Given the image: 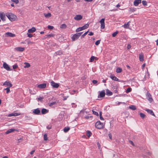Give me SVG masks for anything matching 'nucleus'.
Listing matches in <instances>:
<instances>
[{
  "label": "nucleus",
  "instance_id": "nucleus-1",
  "mask_svg": "<svg viewBox=\"0 0 158 158\" xmlns=\"http://www.w3.org/2000/svg\"><path fill=\"white\" fill-rule=\"evenodd\" d=\"M6 16L11 21H15L16 18V16L11 13H6Z\"/></svg>",
  "mask_w": 158,
  "mask_h": 158
},
{
  "label": "nucleus",
  "instance_id": "nucleus-2",
  "mask_svg": "<svg viewBox=\"0 0 158 158\" xmlns=\"http://www.w3.org/2000/svg\"><path fill=\"white\" fill-rule=\"evenodd\" d=\"M89 25L88 24H86L82 27H79L77 28L76 30V32H78L84 30L88 27Z\"/></svg>",
  "mask_w": 158,
  "mask_h": 158
},
{
  "label": "nucleus",
  "instance_id": "nucleus-3",
  "mask_svg": "<svg viewBox=\"0 0 158 158\" xmlns=\"http://www.w3.org/2000/svg\"><path fill=\"white\" fill-rule=\"evenodd\" d=\"M82 32H79L75 34L72 37V39L73 41L77 39L81 36L82 33Z\"/></svg>",
  "mask_w": 158,
  "mask_h": 158
},
{
  "label": "nucleus",
  "instance_id": "nucleus-4",
  "mask_svg": "<svg viewBox=\"0 0 158 158\" xmlns=\"http://www.w3.org/2000/svg\"><path fill=\"white\" fill-rule=\"evenodd\" d=\"M96 127L98 129H101L103 127V124L100 121L97 122L95 124Z\"/></svg>",
  "mask_w": 158,
  "mask_h": 158
},
{
  "label": "nucleus",
  "instance_id": "nucleus-5",
  "mask_svg": "<svg viewBox=\"0 0 158 158\" xmlns=\"http://www.w3.org/2000/svg\"><path fill=\"white\" fill-rule=\"evenodd\" d=\"M99 23L101 24V28L103 29L105 28V19H102L100 21Z\"/></svg>",
  "mask_w": 158,
  "mask_h": 158
},
{
  "label": "nucleus",
  "instance_id": "nucleus-6",
  "mask_svg": "<svg viewBox=\"0 0 158 158\" xmlns=\"http://www.w3.org/2000/svg\"><path fill=\"white\" fill-rule=\"evenodd\" d=\"M146 96L149 102H151L153 101V99L152 97L151 94L148 92L147 93Z\"/></svg>",
  "mask_w": 158,
  "mask_h": 158
},
{
  "label": "nucleus",
  "instance_id": "nucleus-7",
  "mask_svg": "<svg viewBox=\"0 0 158 158\" xmlns=\"http://www.w3.org/2000/svg\"><path fill=\"white\" fill-rule=\"evenodd\" d=\"M50 84L54 88H57L59 86V85L58 83H56L53 81H51Z\"/></svg>",
  "mask_w": 158,
  "mask_h": 158
},
{
  "label": "nucleus",
  "instance_id": "nucleus-8",
  "mask_svg": "<svg viewBox=\"0 0 158 158\" xmlns=\"http://www.w3.org/2000/svg\"><path fill=\"white\" fill-rule=\"evenodd\" d=\"M24 50V48L21 47H16L14 48V50L15 51L22 52Z\"/></svg>",
  "mask_w": 158,
  "mask_h": 158
},
{
  "label": "nucleus",
  "instance_id": "nucleus-9",
  "mask_svg": "<svg viewBox=\"0 0 158 158\" xmlns=\"http://www.w3.org/2000/svg\"><path fill=\"white\" fill-rule=\"evenodd\" d=\"M46 87V83H43L38 85H37V87L40 89H44Z\"/></svg>",
  "mask_w": 158,
  "mask_h": 158
},
{
  "label": "nucleus",
  "instance_id": "nucleus-10",
  "mask_svg": "<svg viewBox=\"0 0 158 158\" xmlns=\"http://www.w3.org/2000/svg\"><path fill=\"white\" fill-rule=\"evenodd\" d=\"M5 35L7 37H13L15 36V34H13L10 32H6L5 34Z\"/></svg>",
  "mask_w": 158,
  "mask_h": 158
},
{
  "label": "nucleus",
  "instance_id": "nucleus-11",
  "mask_svg": "<svg viewBox=\"0 0 158 158\" xmlns=\"http://www.w3.org/2000/svg\"><path fill=\"white\" fill-rule=\"evenodd\" d=\"M83 17L81 15H77L74 17V19L76 20H80L82 19Z\"/></svg>",
  "mask_w": 158,
  "mask_h": 158
},
{
  "label": "nucleus",
  "instance_id": "nucleus-12",
  "mask_svg": "<svg viewBox=\"0 0 158 158\" xmlns=\"http://www.w3.org/2000/svg\"><path fill=\"white\" fill-rule=\"evenodd\" d=\"M0 17L2 21L5 20L6 16L4 12H2L0 13Z\"/></svg>",
  "mask_w": 158,
  "mask_h": 158
},
{
  "label": "nucleus",
  "instance_id": "nucleus-13",
  "mask_svg": "<svg viewBox=\"0 0 158 158\" xmlns=\"http://www.w3.org/2000/svg\"><path fill=\"white\" fill-rule=\"evenodd\" d=\"M6 85L9 87H11L12 85L9 81H6L2 85Z\"/></svg>",
  "mask_w": 158,
  "mask_h": 158
},
{
  "label": "nucleus",
  "instance_id": "nucleus-14",
  "mask_svg": "<svg viewBox=\"0 0 158 158\" xmlns=\"http://www.w3.org/2000/svg\"><path fill=\"white\" fill-rule=\"evenodd\" d=\"M21 114L19 113H13L8 114L7 116L11 117L13 116H17L20 115Z\"/></svg>",
  "mask_w": 158,
  "mask_h": 158
},
{
  "label": "nucleus",
  "instance_id": "nucleus-15",
  "mask_svg": "<svg viewBox=\"0 0 158 158\" xmlns=\"http://www.w3.org/2000/svg\"><path fill=\"white\" fill-rule=\"evenodd\" d=\"M3 68L7 71H10V68L8 65L5 62H4L3 64Z\"/></svg>",
  "mask_w": 158,
  "mask_h": 158
},
{
  "label": "nucleus",
  "instance_id": "nucleus-16",
  "mask_svg": "<svg viewBox=\"0 0 158 158\" xmlns=\"http://www.w3.org/2000/svg\"><path fill=\"white\" fill-rule=\"evenodd\" d=\"M105 94L104 90L100 92L99 95L98 96V98H102L104 97L105 95Z\"/></svg>",
  "mask_w": 158,
  "mask_h": 158
},
{
  "label": "nucleus",
  "instance_id": "nucleus-17",
  "mask_svg": "<svg viewBox=\"0 0 158 158\" xmlns=\"http://www.w3.org/2000/svg\"><path fill=\"white\" fill-rule=\"evenodd\" d=\"M40 110L38 108L34 109L33 111V113L34 114H38L40 113Z\"/></svg>",
  "mask_w": 158,
  "mask_h": 158
},
{
  "label": "nucleus",
  "instance_id": "nucleus-18",
  "mask_svg": "<svg viewBox=\"0 0 158 158\" xmlns=\"http://www.w3.org/2000/svg\"><path fill=\"white\" fill-rule=\"evenodd\" d=\"M141 2V0H135L134 2V4L135 6H137Z\"/></svg>",
  "mask_w": 158,
  "mask_h": 158
},
{
  "label": "nucleus",
  "instance_id": "nucleus-19",
  "mask_svg": "<svg viewBox=\"0 0 158 158\" xmlns=\"http://www.w3.org/2000/svg\"><path fill=\"white\" fill-rule=\"evenodd\" d=\"M36 30V29L35 27H32L31 29H29L28 32L29 33H31L35 31Z\"/></svg>",
  "mask_w": 158,
  "mask_h": 158
},
{
  "label": "nucleus",
  "instance_id": "nucleus-20",
  "mask_svg": "<svg viewBox=\"0 0 158 158\" xmlns=\"http://www.w3.org/2000/svg\"><path fill=\"white\" fill-rule=\"evenodd\" d=\"M16 131L15 129H10L8 130L6 132V134H9L10 133H11L14 131Z\"/></svg>",
  "mask_w": 158,
  "mask_h": 158
},
{
  "label": "nucleus",
  "instance_id": "nucleus-21",
  "mask_svg": "<svg viewBox=\"0 0 158 158\" xmlns=\"http://www.w3.org/2000/svg\"><path fill=\"white\" fill-rule=\"evenodd\" d=\"M145 110L147 112H148V113H149L150 114H151V115H152L153 116H155V114H154V112L152 110L147 109Z\"/></svg>",
  "mask_w": 158,
  "mask_h": 158
},
{
  "label": "nucleus",
  "instance_id": "nucleus-22",
  "mask_svg": "<svg viewBox=\"0 0 158 158\" xmlns=\"http://www.w3.org/2000/svg\"><path fill=\"white\" fill-rule=\"evenodd\" d=\"M44 15L46 18H48L52 16L51 14L50 13H48L47 14L44 13Z\"/></svg>",
  "mask_w": 158,
  "mask_h": 158
},
{
  "label": "nucleus",
  "instance_id": "nucleus-23",
  "mask_svg": "<svg viewBox=\"0 0 158 158\" xmlns=\"http://www.w3.org/2000/svg\"><path fill=\"white\" fill-rule=\"evenodd\" d=\"M24 64H25V66H24V68H28L30 67L31 66L30 64L27 62H24Z\"/></svg>",
  "mask_w": 158,
  "mask_h": 158
},
{
  "label": "nucleus",
  "instance_id": "nucleus-24",
  "mask_svg": "<svg viewBox=\"0 0 158 158\" xmlns=\"http://www.w3.org/2000/svg\"><path fill=\"white\" fill-rule=\"evenodd\" d=\"M110 78L112 80H113L114 81H118V79L115 76H114L113 75H111Z\"/></svg>",
  "mask_w": 158,
  "mask_h": 158
},
{
  "label": "nucleus",
  "instance_id": "nucleus-25",
  "mask_svg": "<svg viewBox=\"0 0 158 158\" xmlns=\"http://www.w3.org/2000/svg\"><path fill=\"white\" fill-rule=\"evenodd\" d=\"M112 93L108 89H107L106 90V94L109 95V96H110L112 95Z\"/></svg>",
  "mask_w": 158,
  "mask_h": 158
},
{
  "label": "nucleus",
  "instance_id": "nucleus-26",
  "mask_svg": "<svg viewBox=\"0 0 158 158\" xmlns=\"http://www.w3.org/2000/svg\"><path fill=\"white\" fill-rule=\"evenodd\" d=\"M67 27V25L65 24H63L60 26V28L61 29H65Z\"/></svg>",
  "mask_w": 158,
  "mask_h": 158
},
{
  "label": "nucleus",
  "instance_id": "nucleus-27",
  "mask_svg": "<svg viewBox=\"0 0 158 158\" xmlns=\"http://www.w3.org/2000/svg\"><path fill=\"white\" fill-rule=\"evenodd\" d=\"M48 111L45 109H43L41 110V113L42 114H44L48 113Z\"/></svg>",
  "mask_w": 158,
  "mask_h": 158
},
{
  "label": "nucleus",
  "instance_id": "nucleus-28",
  "mask_svg": "<svg viewBox=\"0 0 158 158\" xmlns=\"http://www.w3.org/2000/svg\"><path fill=\"white\" fill-rule=\"evenodd\" d=\"M129 22H128L127 24H125L122 27L125 28H128L129 27Z\"/></svg>",
  "mask_w": 158,
  "mask_h": 158
},
{
  "label": "nucleus",
  "instance_id": "nucleus-29",
  "mask_svg": "<svg viewBox=\"0 0 158 158\" xmlns=\"http://www.w3.org/2000/svg\"><path fill=\"white\" fill-rule=\"evenodd\" d=\"M139 59L140 61H143V56L142 54H140L139 55Z\"/></svg>",
  "mask_w": 158,
  "mask_h": 158
},
{
  "label": "nucleus",
  "instance_id": "nucleus-30",
  "mask_svg": "<svg viewBox=\"0 0 158 158\" xmlns=\"http://www.w3.org/2000/svg\"><path fill=\"white\" fill-rule=\"evenodd\" d=\"M129 108L133 110H136V107L134 105H131L129 106Z\"/></svg>",
  "mask_w": 158,
  "mask_h": 158
},
{
  "label": "nucleus",
  "instance_id": "nucleus-31",
  "mask_svg": "<svg viewBox=\"0 0 158 158\" xmlns=\"http://www.w3.org/2000/svg\"><path fill=\"white\" fill-rule=\"evenodd\" d=\"M122 71V69L120 68H117L116 69V72L117 73H121Z\"/></svg>",
  "mask_w": 158,
  "mask_h": 158
},
{
  "label": "nucleus",
  "instance_id": "nucleus-32",
  "mask_svg": "<svg viewBox=\"0 0 158 158\" xmlns=\"http://www.w3.org/2000/svg\"><path fill=\"white\" fill-rule=\"evenodd\" d=\"M70 129V128L69 127H65L64 129V131L65 132H67Z\"/></svg>",
  "mask_w": 158,
  "mask_h": 158
},
{
  "label": "nucleus",
  "instance_id": "nucleus-33",
  "mask_svg": "<svg viewBox=\"0 0 158 158\" xmlns=\"http://www.w3.org/2000/svg\"><path fill=\"white\" fill-rule=\"evenodd\" d=\"M89 30H88L83 35H81V39H82V38H83L84 37V36L85 35H86L89 32Z\"/></svg>",
  "mask_w": 158,
  "mask_h": 158
},
{
  "label": "nucleus",
  "instance_id": "nucleus-34",
  "mask_svg": "<svg viewBox=\"0 0 158 158\" xmlns=\"http://www.w3.org/2000/svg\"><path fill=\"white\" fill-rule=\"evenodd\" d=\"M140 116L142 118H143L145 117V115L144 114L142 113H140Z\"/></svg>",
  "mask_w": 158,
  "mask_h": 158
},
{
  "label": "nucleus",
  "instance_id": "nucleus-35",
  "mask_svg": "<svg viewBox=\"0 0 158 158\" xmlns=\"http://www.w3.org/2000/svg\"><path fill=\"white\" fill-rule=\"evenodd\" d=\"M54 35L53 34H52L48 35H46V38L51 37H53Z\"/></svg>",
  "mask_w": 158,
  "mask_h": 158
},
{
  "label": "nucleus",
  "instance_id": "nucleus-36",
  "mask_svg": "<svg viewBox=\"0 0 158 158\" xmlns=\"http://www.w3.org/2000/svg\"><path fill=\"white\" fill-rule=\"evenodd\" d=\"M10 87H8L6 88H5L4 89V90H6V93L7 94L10 91Z\"/></svg>",
  "mask_w": 158,
  "mask_h": 158
},
{
  "label": "nucleus",
  "instance_id": "nucleus-37",
  "mask_svg": "<svg viewBox=\"0 0 158 158\" xmlns=\"http://www.w3.org/2000/svg\"><path fill=\"white\" fill-rule=\"evenodd\" d=\"M131 88H128L127 89L126 91V92L127 93H128L130 92L131 91Z\"/></svg>",
  "mask_w": 158,
  "mask_h": 158
},
{
  "label": "nucleus",
  "instance_id": "nucleus-38",
  "mask_svg": "<svg viewBox=\"0 0 158 158\" xmlns=\"http://www.w3.org/2000/svg\"><path fill=\"white\" fill-rule=\"evenodd\" d=\"M87 135L88 137H89L91 135V133L90 131H88L87 132Z\"/></svg>",
  "mask_w": 158,
  "mask_h": 158
},
{
  "label": "nucleus",
  "instance_id": "nucleus-39",
  "mask_svg": "<svg viewBox=\"0 0 158 158\" xmlns=\"http://www.w3.org/2000/svg\"><path fill=\"white\" fill-rule=\"evenodd\" d=\"M44 140H47L48 139L47 135V134H45L44 135Z\"/></svg>",
  "mask_w": 158,
  "mask_h": 158
},
{
  "label": "nucleus",
  "instance_id": "nucleus-40",
  "mask_svg": "<svg viewBox=\"0 0 158 158\" xmlns=\"http://www.w3.org/2000/svg\"><path fill=\"white\" fill-rule=\"evenodd\" d=\"M118 33V31H115V32H114L112 34V36L113 37H115L116 35H117V34Z\"/></svg>",
  "mask_w": 158,
  "mask_h": 158
},
{
  "label": "nucleus",
  "instance_id": "nucleus-41",
  "mask_svg": "<svg viewBox=\"0 0 158 158\" xmlns=\"http://www.w3.org/2000/svg\"><path fill=\"white\" fill-rule=\"evenodd\" d=\"M95 58V57L94 56H92L91 57V58L90 59V62H92L93 61V60H94Z\"/></svg>",
  "mask_w": 158,
  "mask_h": 158
},
{
  "label": "nucleus",
  "instance_id": "nucleus-42",
  "mask_svg": "<svg viewBox=\"0 0 158 158\" xmlns=\"http://www.w3.org/2000/svg\"><path fill=\"white\" fill-rule=\"evenodd\" d=\"M11 1L15 2L16 4H17L19 3V1L18 0H11Z\"/></svg>",
  "mask_w": 158,
  "mask_h": 158
},
{
  "label": "nucleus",
  "instance_id": "nucleus-43",
  "mask_svg": "<svg viewBox=\"0 0 158 158\" xmlns=\"http://www.w3.org/2000/svg\"><path fill=\"white\" fill-rule=\"evenodd\" d=\"M99 114H100V120H103L104 119H103V118L102 117V112H100Z\"/></svg>",
  "mask_w": 158,
  "mask_h": 158
},
{
  "label": "nucleus",
  "instance_id": "nucleus-44",
  "mask_svg": "<svg viewBox=\"0 0 158 158\" xmlns=\"http://www.w3.org/2000/svg\"><path fill=\"white\" fill-rule=\"evenodd\" d=\"M56 54L57 55H60L62 54V53L60 51H58V52H56Z\"/></svg>",
  "mask_w": 158,
  "mask_h": 158
},
{
  "label": "nucleus",
  "instance_id": "nucleus-45",
  "mask_svg": "<svg viewBox=\"0 0 158 158\" xmlns=\"http://www.w3.org/2000/svg\"><path fill=\"white\" fill-rule=\"evenodd\" d=\"M100 40H98L97 41H96L95 43V45H98L100 43Z\"/></svg>",
  "mask_w": 158,
  "mask_h": 158
},
{
  "label": "nucleus",
  "instance_id": "nucleus-46",
  "mask_svg": "<svg viewBox=\"0 0 158 158\" xmlns=\"http://www.w3.org/2000/svg\"><path fill=\"white\" fill-rule=\"evenodd\" d=\"M92 112H93V114H94L97 115V116H98V112L94 111V110H92Z\"/></svg>",
  "mask_w": 158,
  "mask_h": 158
},
{
  "label": "nucleus",
  "instance_id": "nucleus-47",
  "mask_svg": "<svg viewBox=\"0 0 158 158\" xmlns=\"http://www.w3.org/2000/svg\"><path fill=\"white\" fill-rule=\"evenodd\" d=\"M27 35L28 37H31L33 36L32 35L29 34L28 32L27 33Z\"/></svg>",
  "mask_w": 158,
  "mask_h": 158
},
{
  "label": "nucleus",
  "instance_id": "nucleus-48",
  "mask_svg": "<svg viewBox=\"0 0 158 158\" xmlns=\"http://www.w3.org/2000/svg\"><path fill=\"white\" fill-rule=\"evenodd\" d=\"M48 28L49 29H52L53 28V27L52 26H50V25H48Z\"/></svg>",
  "mask_w": 158,
  "mask_h": 158
},
{
  "label": "nucleus",
  "instance_id": "nucleus-49",
  "mask_svg": "<svg viewBox=\"0 0 158 158\" xmlns=\"http://www.w3.org/2000/svg\"><path fill=\"white\" fill-rule=\"evenodd\" d=\"M142 4L144 6H146L147 5V2L145 1H142Z\"/></svg>",
  "mask_w": 158,
  "mask_h": 158
},
{
  "label": "nucleus",
  "instance_id": "nucleus-50",
  "mask_svg": "<svg viewBox=\"0 0 158 158\" xmlns=\"http://www.w3.org/2000/svg\"><path fill=\"white\" fill-rule=\"evenodd\" d=\"M18 67V65L17 64H15L13 66V69H15Z\"/></svg>",
  "mask_w": 158,
  "mask_h": 158
},
{
  "label": "nucleus",
  "instance_id": "nucleus-51",
  "mask_svg": "<svg viewBox=\"0 0 158 158\" xmlns=\"http://www.w3.org/2000/svg\"><path fill=\"white\" fill-rule=\"evenodd\" d=\"M43 99V97H40L37 98V100L38 101H40Z\"/></svg>",
  "mask_w": 158,
  "mask_h": 158
},
{
  "label": "nucleus",
  "instance_id": "nucleus-52",
  "mask_svg": "<svg viewBox=\"0 0 158 158\" xmlns=\"http://www.w3.org/2000/svg\"><path fill=\"white\" fill-rule=\"evenodd\" d=\"M98 82V81L97 80H94L92 81V83L94 84H96Z\"/></svg>",
  "mask_w": 158,
  "mask_h": 158
},
{
  "label": "nucleus",
  "instance_id": "nucleus-53",
  "mask_svg": "<svg viewBox=\"0 0 158 158\" xmlns=\"http://www.w3.org/2000/svg\"><path fill=\"white\" fill-rule=\"evenodd\" d=\"M147 73L148 74V77L145 76V77H147V78H149V73L148 71L147 68Z\"/></svg>",
  "mask_w": 158,
  "mask_h": 158
},
{
  "label": "nucleus",
  "instance_id": "nucleus-54",
  "mask_svg": "<svg viewBox=\"0 0 158 158\" xmlns=\"http://www.w3.org/2000/svg\"><path fill=\"white\" fill-rule=\"evenodd\" d=\"M69 97V96H64L63 97V100H65L67 99V98Z\"/></svg>",
  "mask_w": 158,
  "mask_h": 158
},
{
  "label": "nucleus",
  "instance_id": "nucleus-55",
  "mask_svg": "<svg viewBox=\"0 0 158 158\" xmlns=\"http://www.w3.org/2000/svg\"><path fill=\"white\" fill-rule=\"evenodd\" d=\"M97 145H98V149H100L101 146H100V144L98 142V143H97Z\"/></svg>",
  "mask_w": 158,
  "mask_h": 158
},
{
  "label": "nucleus",
  "instance_id": "nucleus-56",
  "mask_svg": "<svg viewBox=\"0 0 158 158\" xmlns=\"http://www.w3.org/2000/svg\"><path fill=\"white\" fill-rule=\"evenodd\" d=\"M94 35V33L92 32H90L88 34V35L90 36L93 35Z\"/></svg>",
  "mask_w": 158,
  "mask_h": 158
},
{
  "label": "nucleus",
  "instance_id": "nucleus-57",
  "mask_svg": "<svg viewBox=\"0 0 158 158\" xmlns=\"http://www.w3.org/2000/svg\"><path fill=\"white\" fill-rule=\"evenodd\" d=\"M145 63L143 64L142 65V70H143V69H144V67H145Z\"/></svg>",
  "mask_w": 158,
  "mask_h": 158
},
{
  "label": "nucleus",
  "instance_id": "nucleus-58",
  "mask_svg": "<svg viewBox=\"0 0 158 158\" xmlns=\"http://www.w3.org/2000/svg\"><path fill=\"white\" fill-rule=\"evenodd\" d=\"M129 143H130L133 146L134 145L133 142L132 141L129 140Z\"/></svg>",
  "mask_w": 158,
  "mask_h": 158
},
{
  "label": "nucleus",
  "instance_id": "nucleus-59",
  "mask_svg": "<svg viewBox=\"0 0 158 158\" xmlns=\"http://www.w3.org/2000/svg\"><path fill=\"white\" fill-rule=\"evenodd\" d=\"M108 136L110 139H112V135L111 134H108Z\"/></svg>",
  "mask_w": 158,
  "mask_h": 158
},
{
  "label": "nucleus",
  "instance_id": "nucleus-60",
  "mask_svg": "<svg viewBox=\"0 0 158 158\" xmlns=\"http://www.w3.org/2000/svg\"><path fill=\"white\" fill-rule=\"evenodd\" d=\"M131 48V45L130 44H128L127 47L128 49H130Z\"/></svg>",
  "mask_w": 158,
  "mask_h": 158
},
{
  "label": "nucleus",
  "instance_id": "nucleus-61",
  "mask_svg": "<svg viewBox=\"0 0 158 158\" xmlns=\"http://www.w3.org/2000/svg\"><path fill=\"white\" fill-rule=\"evenodd\" d=\"M35 151L34 150H33V151H32L31 152H30V154H31V155H32V154L34 153V152Z\"/></svg>",
  "mask_w": 158,
  "mask_h": 158
},
{
  "label": "nucleus",
  "instance_id": "nucleus-62",
  "mask_svg": "<svg viewBox=\"0 0 158 158\" xmlns=\"http://www.w3.org/2000/svg\"><path fill=\"white\" fill-rule=\"evenodd\" d=\"M93 0H85V1L87 2H92Z\"/></svg>",
  "mask_w": 158,
  "mask_h": 158
},
{
  "label": "nucleus",
  "instance_id": "nucleus-63",
  "mask_svg": "<svg viewBox=\"0 0 158 158\" xmlns=\"http://www.w3.org/2000/svg\"><path fill=\"white\" fill-rule=\"evenodd\" d=\"M90 117H91V116H86L85 117V118L87 119L89 118Z\"/></svg>",
  "mask_w": 158,
  "mask_h": 158
},
{
  "label": "nucleus",
  "instance_id": "nucleus-64",
  "mask_svg": "<svg viewBox=\"0 0 158 158\" xmlns=\"http://www.w3.org/2000/svg\"><path fill=\"white\" fill-rule=\"evenodd\" d=\"M33 43H34V42H31V41H29L28 42V44H33Z\"/></svg>",
  "mask_w": 158,
  "mask_h": 158
}]
</instances>
